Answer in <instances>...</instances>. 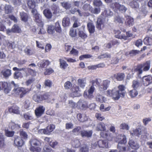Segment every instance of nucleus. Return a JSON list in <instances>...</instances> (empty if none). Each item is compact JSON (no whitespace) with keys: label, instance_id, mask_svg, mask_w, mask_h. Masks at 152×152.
<instances>
[{"label":"nucleus","instance_id":"1","mask_svg":"<svg viewBox=\"0 0 152 152\" xmlns=\"http://www.w3.org/2000/svg\"><path fill=\"white\" fill-rule=\"evenodd\" d=\"M113 15V12L110 10H105L97 19L96 25V28L99 30L103 29L105 24L108 20L107 17L111 16Z\"/></svg>","mask_w":152,"mask_h":152},{"label":"nucleus","instance_id":"2","mask_svg":"<svg viewBox=\"0 0 152 152\" xmlns=\"http://www.w3.org/2000/svg\"><path fill=\"white\" fill-rule=\"evenodd\" d=\"M124 86L123 85H119L118 88H115L112 89L107 91L106 94L108 96L112 97L115 100L118 99L121 96H124L125 94Z\"/></svg>","mask_w":152,"mask_h":152},{"label":"nucleus","instance_id":"3","mask_svg":"<svg viewBox=\"0 0 152 152\" xmlns=\"http://www.w3.org/2000/svg\"><path fill=\"white\" fill-rule=\"evenodd\" d=\"M110 80H106L102 81L100 79H96L92 81L93 85H97L99 91H104L106 90L110 84Z\"/></svg>","mask_w":152,"mask_h":152},{"label":"nucleus","instance_id":"4","mask_svg":"<svg viewBox=\"0 0 152 152\" xmlns=\"http://www.w3.org/2000/svg\"><path fill=\"white\" fill-rule=\"evenodd\" d=\"M31 146L30 151L33 152H40L41 148L39 147L41 145V141L37 138L33 137L29 141Z\"/></svg>","mask_w":152,"mask_h":152},{"label":"nucleus","instance_id":"5","mask_svg":"<svg viewBox=\"0 0 152 152\" xmlns=\"http://www.w3.org/2000/svg\"><path fill=\"white\" fill-rule=\"evenodd\" d=\"M11 84L13 85L15 88L13 90L14 93L19 95L20 98H22L29 91L28 88H25L23 87L17 88L18 84H15L14 81L11 82Z\"/></svg>","mask_w":152,"mask_h":152},{"label":"nucleus","instance_id":"6","mask_svg":"<svg viewBox=\"0 0 152 152\" xmlns=\"http://www.w3.org/2000/svg\"><path fill=\"white\" fill-rule=\"evenodd\" d=\"M151 67V61H148L139 65L137 67L138 74L139 75L142 74L143 72L148 71Z\"/></svg>","mask_w":152,"mask_h":152},{"label":"nucleus","instance_id":"7","mask_svg":"<svg viewBox=\"0 0 152 152\" xmlns=\"http://www.w3.org/2000/svg\"><path fill=\"white\" fill-rule=\"evenodd\" d=\"M111 7L114 10H118L122 13L125 12L127 10V8L124 5L120 4L117 2L112 3Z\"/></svg>","mask_w":152,"mask_h":152},{"label":"nucleus","instance_id":"8","mask_svg":"<svg viewBox=\"0 0 152 152\" xmlns=\"http://www.w3.org/2000/svg\"><path fill=\"white\" fill-rule=\"evenodd\" d=\"M54 125L51 124L48 126L46 129H42L39 130V132L41 134L49 135L55 129Z\"/></svg>","mask_w":152,"mask_h":152},{"label":"nucleus","instance_id":"9","mask_svg":"<svg viewBox=\"0 0 152 152\" xmlns=\"http://www.w3.org/2000/svg\"><path fill=\"white\" fill-rule=\"evenodd\" d=\"M94 86L93 85L91 86L88 91H84V96L85 98L88 99H91L93 98V94L95 89Z\"/></svg>","mask_w":152,"mask_h":152},{"label":"nucleus","instance_id":"10","mask_svg":"<svg viewBox=\"0 0 152 152\" xmlns=\"http://www.w3.org/2000/svg\"><path fill=\"white\" fill-rule=\"evenodd\" d=\"M121 140L118 142V148L121 151H125L126 148L124 145L126 142V137L124 135L121 138Z\"/></svg>","mask_w":152,"mask_h":152},{"label":"nucleus","instance_id":"11","mask_svg":"<svg viewBox=\"0 0 152 152\" xmlns=\"http://www.w3.org/2000/svg\"><path fill=\"white\" fill-rule=\"evenodd\" d=\"M10 85L6 82H0V89L4 91L5 93L7 94L11 90Z\"/></svg>","mask_w":152,"mask_h":152},{"label":"nucleus","instance_id":"12","mask_svg":"<svg viewBox=\"0 0 152 152\" xmlns=\"http://www.w3.org/2000/svg\"><path fill=\"white\" fill-rule=\"evenodd\" d=\"M31 12L33 14L35 21L37 23H41L42 20V17L40 14L38 13L37 10L36 9L32 10Z\"/></svg>","mask_w":152,"mask_h":152},{"label":"nucleus","instance_id":"13","mask_svg":"<svg viewBox=\"0 0 152 152\" xmlns=\"http://www.w3.org/2000/svg\"><path fill=\"white\" fill-rule=\"evenodd\" d=\"M45 110V108L43 106L40 105L37 107L35 110V113L37 117L41 116L43 114Z\"/></svg>","mask_w":152,"mask_h":152},{"label":"nucleus","instance_id":"14","mask_svg":"<svg viewBox=\"0 0 152 152\" xmlns=\"http://www.w3.org/2000/svg\"><path fill=\"white\" fill-rule=\"evenodd\" d=\"M143 85L147 86L152 83V76L150 75L145 76L142 77Z\"/></svg>","mask_w":152,"mask_h":152},{"label":"nucleus","instance_id":"15","mask_svg":"<svg viewBox=\"0 0 152 152\" xmlns=\"http://www.w3.org/2000/svg\"><path fill=\"white\" fill-rule=\"evenodd\" d=\"M77 104V105L82 109L86 108L88 107L87 102L85 101L83 99H80L78 102Z\"/></svg>","mask_w":152,"mask_h":152},{"label":"nucleus","instance_id":"16","mask_svg":"<svg viewBox=\"0 0 152 152\" xmlns=\"http://www.w3.org/2000/svg\"><path fill=\"white\" fill-rule=\"evenodd\" d=\"M92 134V131L90 130H83L81 132L80 134L82 137H91Z\"/></svg>","mask_w":152,"mask_h":152},{"label":"nucleus","instance_id":"17","mask_svg":"<svg viewBox=\"0 0 152 152\" xmlns=\"http://www.w3.org/2000/svg\"><path fill=\"white\" fill-rule=\"evenodd\" d=\"M10 112L14 114H20L19 108L17 106L14 105L11 106L9 108Z\"/></svg>","mask_w":152,"mask_h":152},{"label":"nucleus","instance_id":"18","mask_svg":"<svg viewBox=\"0 0 152 152\" xmlns=\"http://www.w3.org/2000/svg\"><path fill=\"white\" fill-rule=\"evenodd\" d=\"M130 147L132 149H137L139 148V145L137 142L134 140H130L128 143Z\"/></svg>","mask_w":152,"mask_h":152},{"label":"nucleus","instance_id":"19","mask_svg":"<svg viewBox=\"0 0 152 152\" xmlns=\"http://www.w3.org/2000/svg\"><path fill=\"white\" fill-rule=\"evenodd\" d=\"M14 143L18 147H21L24 144V142L20 137H17L15 138Z\"/></svg>","mask_w":152,"mask_h":152},{"label":"nucleus","instance_id":"20","mask_svg":"<svg viewBox=\"0 0 152 152\" xmlns=\"http://www.w3.org/2000/svg\"><path fill=\"white\" fill-rule=\"evenodd\" d=\"M42 100L47 99V102L51 103H53L55 100L54 99H52L51 100V96L48 94H43L42 96Z\"/></svg>","mask_w":152,"mask_h":152},{"label":"nucleus","instance_id":"21","mask_svg":"<svg viewBox=\"0 0 152 152\" xmlns=\"http://www.w3.org/2000/svg\"><path fill=\"white\" fill-rule=\"evenodd\" d=\"M86 83V80L85 78H79L77 80V85L82 88L85 87Z\"/></svg>","mask_w":152,"mask_h":152},{"label":"nucleus","instance_id":"22","mask_svg":"<svg viewBox=\"0 0 152 152\" xmlns=\"http://www.w3.org/2000/svg\"><path fill=\"white\" fill-rule=\"evenodd\" d=\"M100 148H106L107 147V142L106 140H100L97 142Z\"/></svg>","mask_w":152,"mask_h":152},{"label":"nucleus","instance_id":"23","mask_svg":"<svg viewBox=\"0 0 152 152\" xmlns=\"http://www.w3.org/2000/svg\"><path fill=\"white\" fill-rule=\"evenodd\" d=\"M71 143L72 146L74 148H78L81 145L80 140L77 139L72 140Z\"/></svg>","mask_w":152,"mask_h":152},{"label":"nucleus","instance_id":"24","mask_svg":"<svg viewBox=\"0 0 152 152\" xmlns=\"http://www.w3.org/2000/svg\"><path fill=\"white\" fill-rule=\"evenodd\" d=\"M115 37L116 38L126 40V37L125 36V34L121 33L119 30H117L115 33Z\"/></svg>","mask_w":152,"mask_h":152},{"label":"nucleus","instance_id":"25","mask_svg":"<svg viewBox=\"0 0 152 152\" xmlns=\"http://www.w3.org/2000/svg\"><path fill=\"white\" fill-rule=\"evenodd\" d=\"M72 92L74 94L75 96H79L80 95V90L78 86H76L73 87L72 89Z\"/></svg>","mask_w":152,"mask_h":152},{"label":"nucleus","instance_id":"26","mask_svg":"<svg viewBox=\"0 0 152 152\" xmlns=\"http://www.w3.org/2000/svg\"><path fill=\"white\" fill-rule=\"evenodd\" d=\"M132 84V87L133 89L136 90L141 86L140 82L137 80H133Z\"/></svg>","mask_w":152,"mask_h":152},{"label":"nucleus","instance_id":"27","mask_svg":"<svg viewBox=\"0 0 152 152\" xmlns=\"http://www.w3.org/2000/svg\"><path fill=\"white\" fill-rule=\"evenodd\" d=\"M87 27L90 33L92 34L94 32L95 26L93 23L91 22L88 23Z\"/></svg>","mask_w":152,"mask_h":152},{"label":"nucleus","instance_id":"28","mask_svg":"<svg viewBox=\"0 0 152 152\" xmlns=\"http://www.w3.org/2000/svg\"><path fill=\"white\" fill-rule=\"evenodd\" d=\"M77 118L79 121L82 122L86 121L88 119L85 114H78L77 115Z\"/></svg>","mask_w":152,"mask_h":152},{"label":"nucleus","instance_id":"29","mask_svg":"<svg viewBox=\"0 0 152 152\" xmlns=\"http://www.w3.org/2000/svg\"><path fill=\"white\" fill-rule=\"evenodd\" d=\"M56 30L55 27L52 25H49L47 26V31L48 33L50 34H53L55 32Z\"/></svg>","mask_w":152,"mask_h":152},{"label":"nucleus","instance_id":"30","mask_svg":"<svg viewBox=\"0 0 152 152\" xmlns=\"http://www.w3.org/2000/svg\"><path fill=\"white\" fill-rule=\"evenodd\" d=\"M43 14L45 17L48 19H50L52 16L51 11L49 9H46L43 11Z\"/></svg>","mask_w":152,"mask_h":152},{"label":"nucleus","instance_id":"31","mask_svg":"<svg viewBox=\"0 0 152 152\" xmlns=\"http://www.w3.org/2000/svg\"><path fill=\"white\" fill-rule=\"evenodd\" d=\"M142 134V131L141 129L140 128H137L135 129L134 130L133 132H131V134L132 135H134L137 136L139 137Z\"/></svg>","mask_w":152,"mask_h":152},{"label":"nucleus","instance_id":"32","mask_svg":"<svg viewBox=\"0 0 152 152\" xmlns=\"http://www.w3.org/2000/svg\"><path fill=\"white\" fill-rule=\"evenodd\" d=\"M143 42L145 45H150L152 44V38L147 36L144 39Z\"/></svg>","mask_w":152,"mask_h":152},{"label":"nucleus","instance_id":"33","mask_svg":"<svg viewBox=\"0 0 152 152\" xmlns=\"http://www.w3.org/2000/svg\"><path fill=\"white\" fill-rule=\"evenodd\" d=\"M114 77L118 81L122 80L125 77L124 73H118L114 75Z\"/></svg>","mask_w":152,"mask_h":152},{"label":"nucleus","instance_id":"34","mask_svg":"<svg viewBox=\"0 0 152 152\" xmlns=\"http://www.w3.org/2000/svg\"><path fill=\"white\" fill-rule=\"evenodd\" d=\"M33 99L36 102H40L42 100V95H41L35 94L33 96Z\"/></svg>","mask_w":152,"mask_h":152},{"label":"nucleus","instance_id":"35","mask_svg":"<svg viewBox=\"0 0 152 152\" xmlns=\"http://www.w3.org/2000/svg\"><path fill=\"white\" fill-rule=\"evenodd\" d=\"M62 23L64 27L69 26L70 24L69 18L68 17L64 18L63 20Z\"/></svg>","mask_w":152,"mask_h":152},{"label":"nucleus","instance_id":"36","mask_svg":"<svg viewBox=\"0 0 152 152\" xmlns=\"http://www.w3.org/2000/svg\"><path fill=\"white\" fill-rule=\"evenodd\" d=\"M50 64V62L48 60H43L41 61L39 63L40 66L42 67H46Z\"/></svg>","mask_w":152,"mask_h":152},{"label":"nucleus","instance_id":"37","mask_svg":"<svg viewBox=\"0 0 152 152\" xmlns=\"http://www.w3.org/2000/svg\"><path fill=\"white\" fill-rule=\"evenodd\" d=\"M138 92L136 89H134L130 90L129 92V95L132 98H134L138 94Z\"/></svg>","mask_w":152,"mask_h":152},{"label":"nucleus","instance_id":"38","mask_svg":"<svg viewBox=\"0 0 152 152\" xmlns=\"http://www.w3.org/2000/svg\"><path fill=\"white\" fill-rule=\"evenodd\" d=\"M27 5L29 8L31 9H34L35 7V2L32 0H29L27 2Z\"/></svg>","mask_w":152,"mask_h":152},{"label":"nucleus","instance_id":"39","mask_svg":"<svg viewBox=\"0 0 152 152\" xmlns=\"http://www.w3.org/2000/svg\"><path fill=\"white\" fill-rule=\"evenodd\" d=\"M20 15L21 20L25 22L27 21L28 18L27 14L24 12H20Z\"/></svg>","mask_w":152,"mask_h":152},{"label":"nucleus","instance_id":"40","mask_svg":"<svg viewBox=\"0 0 152 152\" xmlns=\"http://www.w3.org/2000/svg\"><path fill=\"white\" fill-rule=\"evenodd\" d=\"M13 9V7L10 5H6L4 7V10L6 14L11 13Z\"/></svg>","mask_w":152,"mask_h":152},{"label":"nucleus","instance_id":"41","mask_svg":"<svg viewBox=\"0 0 152 152\" xmlns=\"http://www.w3.org/2000/svg\"><path fill=\"white\" fill-rule=\"evenodd\" d=\"M105 129V125L104 123H100L97 124V130L98 131H104Z\"/></svg>","mask_w":152,"mask_h":152},{"label":"nucleus","instance_id":"42","mask_svg":"<svg viewBox=\"0 0 152 152\" xmlns=\"http://www.w3.org/2000/svg\"><path fill=\"white\" fill-rule=\"evenodd\" d=\"M2 73L4 76L5 77H8L11 74V70L9 69L4 70L2 71Z\"/></svg>","mask_w":152,"mask_h":152},{"label":"nucleus","instance_id":"43","mask_svg":"<svg viewBox=\"0 0 152 152\" xmlns=\"http://www.w3.org/2000/svg\"><path fill=\"white\" fill-rule=\"evenodd\" d=\"M14 33H20L21 32V29L19 26L16 24H14L12 27Z\"/></svg>","mask_w":152,"mask_h":152},{"label":"nucleus","instance_id":"44","mask_svg":"<svg viewBox=\"0 0 152 152\" xmlns=\"http://www.w3.org/2000/svg\"><path fill=\"white\" fill-rule=\"evenodd\" d=\"M111 108V107L108 106V107H106L103 104H102L100 106V110L103 112L107 111L109 110Z\"/></svg>","mask_w":152,"mask_h":152},{"label":"nucleus","instance_id":"45","mask_svg":"<svg viewBox=\"0 0 152 152\" xmlns=\"http://www.w3.org/2000/svg\"><path fill=\"white\" fill-rule=\"evenodd\" d=\"M81 127L80 126H77L74 128L72 131V132L76 135H78L81 132Z\"/></svg>","mask_w":152,"mask_h":152},{"label":"nucleus","instance_id":"46","mask_svg":"<svg viewBox=\"0 0 152 152\" xmlns=\"http://www.w3.org/2000/svg\"><path fill=\"white\" fill-rule=\"evenodd\" d=\"M111 57V55L107 53L101 55L98 57V58L99 59H103L104 58H108Z\"/></svg>","mask_w":152,"mask_h":152},{"label":"nucleus","instance_id":"47","mask_svg":"<svg viewBox=\"0 0 152 152\" xmlns=\"http://www.w3.org/2000/svg\"><path fill=\"white\" fill-rule=\"evenodd\" d=\"M77 29L71 28L69 31V35L72 37H75L77 35Z\"/></svg>","mask_w":152,"mask_h":152},{"label":"nucleus","instance_id":"48","mask_svg":"<svg viewBox=\"0 0 152 152\" xmlns=\"http://www.w3.org/2000/svg\"><path fill=\"white\" fill-rule=\"evenodd\" d=\"M140 51L136 50H132L130 51L129 54L130 56L133 57L138 54Z\"/></svg>","mask_w":152,"mask_h":152},{"label":"nucleus","instance_id":"49","mask_svg":"<svg viewBox=\"0 0 152 152\" xmlns=\"http://www.w3.org/2000/svg\"><path fill=\"white\" fill-rule=\"evenodd\" d=\"M126 23L129 26H132L134 24V19L133 18L128 16L127 19Z\"/></svg>","mask_w":152,"mask_h":152},{"label":"nucleus","instance_id":"50","mask_svg":"<svg viewBox=\"0 0 152 152\" xmlns=\"http://www.w3.org/2000/svg\"><path fill=\"white\" fill-rule=\"evenodd\" d=\"M23 117L26 120H31L33 119V117L32 115L28 113L24 114Z\"/></svg>","mask_w":152,"mask_h":152},{"label":"nucleus","instance_id":"51","mask_svg":"<svg viewBox=\"0 0 152 152\" xmlns=\"http://www.w3.org/2000/svg\"><path fill=\"white\" fill-rule=\"evenodd\" d=\"M120 129L123 130H128L129 129L128 125L125 123L121 124L120 126Z\"/></svg>","mask_w":152,"mask_h":152},{"label":"nucleus","instance_id":"52","mask_svg":"<svg viewBox=\"0 0 152 152\" xmlns=\"http://www.w3.org/2000/svg\"><path fill=\"white\" fill-rule=\"evenodd\" d=\"M59 61L60 62L61 67L62 68L65 69L68 66V64L65 61L60 59H59Z\"/></svg>","mask_w":152,"mask_h":152},{"label":"nucleus","instance_id":"53","mask_svg":"<svg viewBox=\"0 0 152 152\" xmlns=\"http://www.w3.org/2000/svg\"><path fill=\"white\" fill-rule=\"evenodd\" d=\"M34 78L32 77L27 80L25 82V84L27 86H29L32 84L35 80Z\"/></svg>","mask_w":152,"mask_h":152},{"label":"nucleus","instance_id":"54","mask_svg":"<svg viewBox=\"0 0 152 152\" xmlns=\"http://www.w3.org/2000/svg\"><path fill=\"white\" fill-rule=\"evenodd\" d=\"M52 10L53 11V13L54 14H56L59 12V8L58 6L55 4H53L51 8Z\"/></svg>","mask_w":152,"mask_h":152},{"label":"nucleus","instance_id":"55","mask_svg":"<svg viewBox=\"0 0 152 152\" xmlns=\"http://www.w3.org/2000/svg\"><path fill=\"white\" fill-rule=\"evenodd\" d=\"M89 151L88 146L86 145H84L81 147L80 150V152H88Z\"/></svg>","mask_w":152,"mask_h":152},{"label":"nucleus","instance_id":"56","mask_svg":"<svg viewBox=\"0 0 152 152\" xmlns=\"http://www.w3.org/2000/svg\"><path fill=\"white\" fill-rule=\"evenodd\" d=\"M5 135L9 137H12L14 135V132L12 131H10L5 130Z\"/></svg>","mask_w":152,"mask_h":152},{"label":"nucleus","instance_id":"57","mask_svg":"<svg viewBox=\"0 0 152 152\" xmlns=\"http://www.w3.org/2000/svg\"><path fill=\"white\" fill-rule=\"evenodd\" d=\"M20 134L21 138L26 139L27 138V135L26 133L23 130L20 131Z\"/></svg>","mask_w":152,"mask_h":152},{"label":"nucleus","instance_id":"58","mask_svg":"<svg viewBox=\"0 0 152 152\" xmlns=\"http://www.w3.org/2000/svg\"><path fill=\"white\" fill-rule=\"evenodd\" d=\"M7 45L9 48L13 49L15 48V44L14 42H9L7 41Z\"/></svg>","mask_w":152,"mask_h":152},{"label":"nucleus","instance_id":"59","mask_svg":"<svg viewBox=\"0 0 152 152\" xmlns=\"http://www.w3.org/2000/svg\"><path fill=\"white\" fill-rule=\"evenodd\" d=\"M5 145L4 138L3 135H0V147H3Z\"/></svg>","mask_w":152,"mask_h":152},{"label":"nucleus","instance_id":"60","mask_svg":"<svg viewBox=\"0 0 152 152\" xmlns=\"http://www.w3.org/2000/svg\"><path fill=\"white\" fill-rule=\"evenodd\" d=\"M72 86V84L71 82L67 81L65 82L64 85V87L65 89H68L70 88Z\"/></svg>","mask_w":152,"mask_h":152},{"label":"nucleus","instance_id":"61","mask_svg":"<svg viewBox=\"0 0 152 152\" xmlns=\"http://www.w3.org/2000/svg\"><path fill=\"white\" fill-rule=\"evenodd\" d=\"M55 29L56 31L58 32H60L61 31V28L60 25L59 24V23L58 21L55 24Z\"/></svg>","mask_w":152,"mask_h":152},{"label":"nucleus","instance_id":"62","mask_svg":"<svg viewBox=\"0 0 152 152\" xmlns=\"http://www.w3.org/2000/svg\"><path fill=\"white\" fill-rule=\"evenodd\" d=\"M62 6L66 9H69L71 7V5L68 2H64L61 3Z\"/></svg>","mask_w":152,"mask_h":152},{"label":"nucleus","instance_id":"63","mask_svg":"<svg viewBox=\"0 0 152 152\" xmlns=\"http://www.w3.org/2000/svg\"><path fill=\"white\" fill-rule=\"evenodd\" d=\"M27 71H28V72L33 76H34L36 75V73L35 71L31 69L30 68H28Z\"/></svg>","mask_w":152,"mask_h":152},{"label":"nucleus","instance_id":"64","mask_svg":"<svg viewBox=\"0 0 152 152\" xmlns=\"http://www.w3.org/2000/svg\"><path fill=\"white\" fill-rule=\"evenodd\" d=\"M14 78L15 79H18L19 78H22V76L21 73L19 72H16L14 74Z\"/></svg>","mask_w":152,"mask_h":152}]
</instances>
